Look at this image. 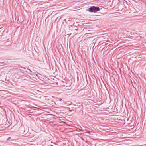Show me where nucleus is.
<instances>
[{
    "instance_id": "obj_2",
    "label": "nucleus",
    "mask_w": 146,
    "mask_h": 146,
    "mask_svg": "<svg viewBox=\"0 0 146 146\" xmlns=\"http://www.w3.org/2000/svg\"><path fill=\"white\" fill-rule=\"evenodd\" d=\"M36 76L37 78L40 80H43L46 79V77L44 76H42L41 74H36Z\"/></svg>"
},
{
    "instance_id": "obj_11",
    "label": "nucleus",
    "mask_w": 146,
    "mask_h": 146,
    "mask_svg": "<svg viewBox=\"0 0 146 146\" xmlns=\"http://www.w3.org/2000/svg\"><path fill=\"white\" fill-rule=\"evenodd\" d=\"M22 68H24V69H25V68H22Z\"/></svg>"
},
{
    "instance_id": "obj_13",
    "label": "nucleus",
    "mask_w": 146,
    "mask_h": 146,
    "mask_svg": "<svg viewBox=\"0 0 146 146\" xmlns=\"http://www.w3.org/2000/svg\"><path fill=\"white\" fill-rule=\"evenodd\" d=\"M126 65H127V67H128V66H127V64H126Z\"/></svg>"
},
{
    "instance_id": "obj_3",
    "label": "nucleus",
    "mask_w": 146,
    "mask_h": 146,
    "mask_svg": "<svg viewBox=\"0 0 146 146\" xmlns=\"http://www.w3.org/2000/svg\"><path fill=\"white\" fill-rule=\"evenodd\" d=\"M19 131L21 134H24L25 132V128L23 126L20 127L19 128Z\"/></svg>"
},
{
    "instance_id": "obj_10",
    "label": "nucleus",
    "mask_w": 146,
    "mask_h": 146,
    "mask_svg": "<svg viewBox=\"0 0 146 146\" xmlns=\"http://www.w3.org/2000/svg\"><path fill=\"white\" fill-rule=\"evenodd\" d=\"M64 66H65V67H66V66H65V64H64Z\"/></svg>"
},
{
    "instance_id": "obj_5",
    "label": "nucleus",
    "mask_w": 146,
    "mask_h": 146,
    "mask_svg": "<svg viewBox=\"0 0 146 146\" xmlns=\"http://www.w3.org/2000/svg\"><path fill=\"white\" fill-rule=\"evenodd\" d=\"M93 132H90L89 133V134H90V135H93Z\"/></svg>"
},
{
    "instance_id": "obj_4",
    "label": "nucleus",
    "mask_w": 146,
    "mask_h": 146,
    "mask_svg": "<svg viewBox=\"0 0 146 146\" xmlns=\"http://www.w3.org/2000/svg\"><path fill=\"white\" fill-rule=\"evenodd\" d=\"M104 68H105V69L106 70V68H107V69H108V67H107V66H104Z\"/></svg>"
},
{
    "instance_id": "obj_8",
    "label": "nucleus",
    "mask_w": 146,
    "mask_h": 146,
    "mask_svg": "<svg viewBox=\"0 0 146 146\" xmlns=\"http://www.w3.org/2000/svg\"><path fill=\"white\" fill-rule=\"evenodd\" d=\"M107 66L110 68V64H107Z\"/></svg>"
},
{
    "instance_id": "obj_7",
    "label": "nucleus",
    "mask_w": 146,
    "mask_h": 146,
    "mask_svg": "<svg viewBox=\"0 0 146 146\" xmlns=\"http://www.w3.org/2000/svg\"><path fill=\"white\" fill-rule=\"evenodd\" d=\"M59 100L60 101H62V99L61 98H60Z\"/></svg>"
},
{
    "instance_id": "obj_12",
    "label": "nucleus",
    "mask_w": 146,
    "mask_h": 146,
    "mask_svg": "<svg viewBox=\"0 0 146 146\" xmlns=\"http://www.w3.org/2000/svg\"><path fill=\"white\" fill-rule=\"evenodd\" d=\"M60 65L61 66V64H60Z\"/></svg>"
},
{
    "instance_id": "obj_6",
    "label": "nucleus",
    "mask_w": 146,
    "mask_h": 146,
    "mask_svg": "<svg viewBox=\"0 0 146 146\" xmlns=\"http://www.w3.org/2000/svg\"><path fill=\"white\" fill-rule=\"evenodd\" d=\"M11 139V137H8V138L7 139V141H8V140H9Z\"/></svg>"
},
{
    "instance_id": "obj_9",
    "label": "nucleus",
    "mask_w": 146,
    "mask_h": 146,
    "mask_svg": "<svg viewBox=\"0 0 146 146\" xmlns=\"http://www.w3.org/2000/svg\"><path fill=\"white\" fill-rule=\"evenodd\" d=\"M47 146H53L52 145H48Z\"/></svg>"
},
{
    "instance_id": "obj_1",
    "label": "nucleus",
    "mask_w": 146,
    "mask_h": 146,
    "mask_svg": "<svg viewBox=\"0 0 146 146\" xmlns=\"http://www.w3.org/2000/svg\"><path fill=\"white\" fill-rule=\"evenodd\" d=\"M100 10V9L99 7L92 6L89 8L87 10L89 12L95 13L99 11Z\"/></svg>"
}]
</instances>
